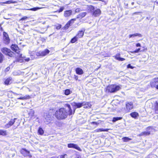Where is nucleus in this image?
I'll return each mask as SVG.
<instances>
[{
    "mask_svg": "<svg viewBox=\"0 0 158 158\" xmlns=\"http://www.w3.org/2000/svg\"><path fill=\"white\" fill-rule=\"evenodd\" d=\"M155 3H156L158 4V1H156L155 2Z\"/></svg>",
    "mask_w": 158,
    "mask_h": 158,
    "instance_id": "13d9d810",
    "label": "nucleus"
},
{
    "mask_svg": "<svg viewBox=\"0 0 158 158\" xmlns=\"http://www.w3.org/2000/svg\"><path fill=\"white\" fill-rule=\"evenodd\" d=\"M130 115L132 117L136 118L138 116V114L136 112H133L131 113Z\"/></svg>",
    "mask_w": 158,
    "mask_h": 158,
    "instance_id": "b1692460",
    "label": "nucleus"
},
{
    "mask_svg": "<svg viewBox=\"0 0 158 158\" xmlns=\"http://www.w3.org/2000/svg\"><path fill=\"white\" fill-rule=\"evenodd\" d=\"M120 57L119 56V55H116L115 56V58L117 60H119Z\"/></svg>",
    "mask_w": 158,
    "mask_h": 158,
    "instance_id": "79ce46f5",
    "label": "nucleus"
},
{
    "mask_svg": "<svg viewBox=\"0 0 158 158\" xmlns=\"http://www.w3.org/2000/svg\"><path fill=\"white\" fill-rule=\"evenodd\" d=\"M134 67L131 66V64H128L127 65V68H131V69H133Z\"/></svg>",
    "mask_w": 158,
    "mask_h": 158,
    "instance_id": "ea45409f",
    "label": "nucleus"
},
{
    "mask_svg": "<svg viewBox=\"0 0 158 158\" xmlns=\"http://www.w3.org/2000/svg\"><path fill=\"white\" fill-rule=\"evenodd\" d=\"M10 48L13 51H15L17 53H18L19 52V48L18 45L16 44H12Z\"/></svg>",
    "mask_w": 158,
    "mask_h": 158,
    "instance_id": "9d476101",
    "label": "nucleus"
},
{
    "mask_svg": "<svg viewBox=\"0 0 158 158\" xmlns=\"http://www.w3.org/2000/svg\"><path fill=\"white\" fill-rule=\"evenodd\" d=\"M6 131L2 130H0V135L3 136L6 135Z\"/></svg>",
    "mask_w": 158,
    "mask_h": 158,
    "instance_id": "2f4dec72",
    "label": "nucleus"
},
{
    "mask_svg": "<svg viewBox=\"0 0 158 158\" xmlns=\"http://www.w3.org/2000/svg\"><path fill=\"white\" fill-rule=\"evenodd\" d=\"M3 40L4 43L6 44H8L10 42V39L8 37V34L5 32H3Z\"/></svg>",
    "mask_w": 158,
    "mask_h": 158,
    "instance_id": "0eeeda50",
    "label": "nucleus"
},
{
    "mask_svg": "<svg viewBox=\"0 0 158 158\" xmlns=\"http://www.w3.org/2000/svg\"><path fill=\"white\" fill-rule=\"evenodd\" d=\"M135 36H139L140 37H142V35L139 33H135L132 34H130L129 35V38L132 37H134Z\"/></svg>",
    "mask_w": 158,
    "mask_h": 158,
    "instance_id": "dca6fc26",
    "label": "nucleus"
},
{
    "mask_svg": "<svg viewBox=\"0 0 158 158\" xmlns=\"http://www.w3.org/2000/svg\"><path fill=\"white\" fill-rule=\"evenodd\" d=\"M84 31H79L76 36L78 38L82 37L84 35Z\"/></svg>",
    "mask_w": 158,
    "mask_h": 158,
    "instance_id": "aec40b11",
    "label": "nucleus"
},
{
    "mask_svg": "<svg viewBox=\"0 0 158 158\" xmlns=\"http://www.w3.org/2000/svg\"><path fill=\"white\" fill-rule=\"evenodd\" d=\"M155 112L156 114H158V105H157L155 108Z\"/></svg>",
    "mask_w": 158,
    "mask_h": 158,
    "instance_id": "a19ab883",
    "label": "nucleus"
},
{
    "mask_svg": "<svg viewBox=\"0 0 158 158\" xmlns=\"http://www.w3.org/2000/svg\"><path fill=\"white\" fill-rule=\"evenodd\" d=\"M86 14V13L85 12H83L80 13L79 15H77V18H82L85 17Z\"/></svg>",
    "mask_w": 158,
    "mask_h": 158,
    "instance_id": "412c9836",
    "label": "nucleus"
},
{
    "mask_svg": "<svg viewBox=\"0 0 158 158\" xmlns=\"http://www.w3.org/2000/svg\"><path fill=\"white\" fill-rule=\"evenodd\" d=\"M10 69V67H7L5 70V72H7L8 71H9Z\"/></svg>",
    "mask_w": 158,
    "mask_h": 158,
    "instance_id": "a18cd8bd",
    "label": "nucleus"
},
{
    "mask_svg": "<svg viewBox=\"0 0 158 158\" xmlns=\"http://www.w3.org/2000/svg\"><path fill=\"white\" fill-rule=\"evenodd\" d=\"M146 19L149 20L150 19V18L149 17H146Z\"/></svg>",
    "mask_w": 158,
    "mask_h": 158,
    "instance_id": "4d7b16f0",
    "label": "nucleus"
},
{
    "mask_svg": "<svg viewBox=\"0 0 158 158\" xmlns=\"http://www.w3.org/2000/svg\"><path fill=\"white\" fill-rule=\"evenodd\" d=\"M26 98L25 97H21L19 98H18V99H21V100H24Z\"/></svg>",
    "mask_w": 158,
    "mask_h": 158,
    "instance_id": "de8ad7c7",
    "label": "nucleus"
},
{
    "mask_svg": "<svg viewBox=\"0 0 158 158\" xmlns=\"http://www.w3.org/2000/svg\"><path fill=\"white\" fill-rule=\"evenodd\" d=\"M140 50V48H139L138 49L135 50V51L132 52H131V53H138V52H139Z\"/></svg>",
    "mask_w": 158,
    "mask_h": 158,
    "instance_id": "e433bc0d",
    "label": "nucleus"
},
{
    "mask_svg": "<svg viewBox=\"0 0 158 158\" xmlns=\"http://www.w3.org/2000/svg\"><path fill=\"white\" fill-rule=\"evenodd\" d=\"M28 18V17H27V16H24V17H23L21 19H20V21H23V20H25L26 19H27Z\"/></svg>",
    "mask_w": 158,
    "mask_h": 158,
    "instance_id": "58836bf2",
    "label": "nucleus"
},
{
    "mask_svg": "<svg viewBox=\"0 0 158 158\" xmlns=\"http://www.w3.org/2000/svg\"><path fill=\"white\" fill-rule=\"evenodd\" d=\"M72 11L71 10H69L65 11L64 13V16L65 17L70 16L72 13Z\"/></svg>",
    "mask_w": 158,
    "mask_h": 158,
    "instance_id": "f3484780",
    "label": "nucleus"
},
{
    "mask_svg": "<svg viewBox=\"0 0 158 158\" xmlns=\"http://www.w3.org/2000/svg\"><path fill=\"white\" fill-rule=\"evenodd\" d=\"M109 130L108 129H104L103 128H99L96 129L94 130L95 132H99L100 131H107Z\"/></svg>",
    "mask_w": 158,
    "mask_h": 158,
    "instance_id": "4be33fe9",
    "label": "nucleus"
},
{
    "mask_svg": "<svg viewBox=\"0 0 158 158\" xmlns=\"http://www.w3.org/2000/svg\"><path fill=\"white\" fill-rule=\"evenodd\" d=\"M49 52V51L48 49H46L45 50L43 51L42 52H39L38 53V56H45Z\"/></svg>",
    "mask_w": 158,
    "mask_h": 158,
    "instance_id": "f8f14e48",
    "label": "nucleus"
},
{
    "mask_svg": "<svg viewBox=\"0 0 158 158\" xmlns=\"http://www.w3.org/2000/svg\"><path fill=\"white\" fill-rule=\"evenodd\" d=\"M155 88L157 89H158V85H157L156 86V87Z\"/></svg>",
    "mask_w": 158,
    "mask_h": 158,
    "instance_id": "6e6d98bb",
    "label": "nucleus"
},
{
    "mask_svg": "<svg viewBox=\"0 0 158 158\" xmlns=\"http://www.w3.org/2000/svg\"><path fill=\"white\" fill-rule=\"evenodd\" d=\"M20 152L24 156H29L30 152L25 149H22L20 151Z\"/></svg>",
    "mask_w": 158,
    "mask_h": 158,
    "instance_id": "9b49d317",
    "label": "nucleus"
},
{
    "mask_svg": "<svg viewBox=\"0 0 158 158\" xmlns=\"http://www.w3.org/2000/svg\"><path fill=\"white\" fill-rule=\"evenodd\" d=\"M74 20L75 19H72L71 20L69 21L65 25V28L66 29H68L69 27L71 25L70 24L72 23V22H73Z\"/></svg>",
    "mask_w": 158,
    "mask_h": 158,
    "instance_id": "5701e85b",
    "label": "nucleus"
},
{
    "mask_svg": "<svg viewBox=\"0 0 158 158\" xmlns=\"http://www.w3.org/2000/svg\"><path fill=\"white\" fill-rule=\"evenodd\" d=\"M134 2H132V4L133 5L134 4Z\"/></svg>",
    "mask_w": 158,
    "mask_h": 158,
    "instance_id": "052dcab7",
    "label": "nucleus"
},
{
    "mask_svg": "<svg viewBox=\"0 0 158 158\" xmlns=\"http://www.w3.org/2000/svg\"><path fill=\"white\" fill-rule=\"evenodd\" d=\"M23 60L26 61H28L30 60V59L28 58H26L25 56H23L22 54H21L19 56V58L16 60V62H23Z\"/></svg>",
    "mask_w": 158,
    "mask_h": 158,
    "instance_id": "39448f33",
    "label": "nucleus"
},
{
    "mask_svg": "<svg viewBox=\"0 0 158 158\" xmlns=\"http://www.w3.org/2000/svg\"><path fill=\"white\" fill-rule=\"evenodd\" d=\"M122 139L124 142H127L130 140H131L132 139L128 137H126L123 138Z\"/></svg>",
    "mask_w": 158,
    "mask_h": 158,
    "instance_id": "bb28decb",
    "label": "nucleus"
},
{
    "mask_svg": "<svg viewBox=\"0 0 158 158\" xmlns=\"http://www.w3.org/2000/svg\"><path fill=\"white\" fill-rule=\"evenodd\" d=\"M101 13V11L99 9H97L93 13V15L95 17H97L100 15Z\"/></svg>",
    "mask_w": 158,
    "mask_h": 158,
    "instance_id": "ddd939ff",
    "label": "nucleus"
},
{
    "mask_svg": "<svg viewBox=\"0 0 158 158\" xmlns=\"http://www.w3.org/2000/svg\"><path fill=\"white\" fill-rule=\"evenodd\" d=\"M89 9L90 12L92 13L95 10V8H94V7L92 6H90L89 7Z\"/></svg>",
    "mask_w": 158,
    "mask_h": 158,
    "instance_id": "72a5a7b5",
    "label": "nucleus"
},
{
    "mask_svg": "<svg viewBox=\"0 0 158 158\" xmlns=\"http://www.w3.org/2000/svg\"><path fill=\"white\" fill-rule=\"evenodd\" d=\"M12 80V78L11 77H10L7 78L5 81V84L6 85H9L10 83V82Z\"/></svg>",
    "mask_w": 158,
    "mask_h": 158,
    "instance_id": "393cba45",
    "label": "nucleus"
},
{
    "mask_svg": "<svg viewBox=\"0 0 158 158\" xmlns=\"http://www.w3.org/2000/svg\"><path fill=\"white\" fill-rule=\"evenodd\" d=\"M120 87L118 85H111L108 86L106 88V91L111 93L115 92L120 89Z\"/></svg>",
    "mask_w": 158,
    "mask_h": 158,
    "instance_id": "f03ea898",
    "label": "nucleus"
},
{
    "mask_svg": "<svg viewBox=\"0 0 158 158\" xmlns=\"http://www.w3.org/2000/svg\"><path fill=\"white\" fill-rule=\"evenodd\" d=\"M126 107L127 112H128L133 108V106L132 102H127L126 103Z\"/></svg>",
    "mask_w": 158,
    "mask_h": 158,
    "instance_id": "423d86ee",
    "label": "nucleus"
},
{
    "mask_svg": "<svg viewBox=\"0 0 158 158\" xmlns=\"http://www.w3.org/2000/svg\"><path fill=\"white\" fill-rule=\"evenodd\" d=\"M67 156L66 154H64V155H61L60 156V158H65V157Z\"/></svg>",
    "mask_w": 158,
    "mask_h": 158,
    "instance_id": "37998d69",
    "label": "nucleus"
},
{
    "mask_svg": "<svg viewBox=\"0 0 158 158\" xmlns=\"http://www.w3.org/2000/svg\"><path fill=\"white\" fill-rule=\"evenodd\" d=\"M152 129L151 127H148L147 128L146 130L147 131H144L142 132L140 135H149L150 134V131H148V130H150V129Z\"/></svg>",
    "mask_w": 158,
    "mask_h": 158,
    "instance_id": "2eb2a0df",
    "label": "nucleus"
},
{
    "mask_svg": "<svg viewBox=\"0 0 158 158\" xmlns=\"http://www.w3.org/2000/svg\"><path fill=\"white\" fill-rule=\"evenodd\" d=\"M16 2L15 1H8L6 2H4V3L5 4H10L11 3H16Z\"/></svg>",
    "mask_w": 158,
    "mask_h": 158,
    "instance_id": "c9c22d12",
    "label": "nucleus"
},
{
    "mask_svg": "<svg viewBox=\"0 0 158 158\" xmlns=\"http://www.w3.org/2000/svg\"><path fill=\"white\" fill-rule=\"evenodd\" d=\"M68 109L66 110L62 108L56 111L55 113V116L58 120L63 119L66 118L68 115H70L73 114V111L70 106L69 104L66 105Z\"/></svg>",
    "mask_w": 158,
    "mask_h": 158,
    "instance_id": "f257e3e1",
    "label": "nucleus"
},
{
    "mask_svg": "<svg viewBox=\"0 0 158 158\" xmlns=\"http://www.w3.org/2000/svg\"><path fill=\"white\" fill-rule=\"evenodd\" d=\"M75 79L76 80H77L78 79V77L77 76H75Z\"/></svg>",
    "mask_w": 158,
    "mask_h": 158,
    "instance_id": "5fc2aeb1",
    "label": "nucleus"
},
{
    "mask_svg": "<svg viewBox=\"0 0 158 158\" xmlns=\"http://www.w3.org/2000/svg\"><path fill=\"white\" fill-rule=\"evenodd\" d=\"M1 51L5 55L11 57H13L14 53L9 49L6 48H3L1 49Z\"/></svg>",
    "mask_w": 158,
    "mask_h": 158,
    "instance_id": "7ed1b4c3",
    "label": "nucleus"
},
{
    "mask_svg": "<svg viewBox=\"0 0 158 158\" xmlns=\"http://www.w3.org/2000/svg\"><path fill=\"white\" fill-rule=\"evenodd\" d=\"M75 110H74L73 114H74V113L75 112Z\"/></svg>",
    "mask_w": 158,
    "mask_h": 158,
    "instance_id": "bf43d9fd",
    "label": "nucleus"
},
{
    "mask_svg": "<svg viewBox=\"0 0 158 158\" xmlns=\"http://www.w3.org/2000/svg\"><path fill=\"white\" fill-rule=\"evenodd\" d=\"M68 147L69 148H74L79 151H81V148L76 144L70 143L68 144Z\"/></svg>",
    "mask_w": 158,
    "mask_h": 158,
    "instance_id": "1a4fd4ad",
    "label": "nucleus"
},
{
    "mask_svg": "<svg viewBox=\"0 0 158 158\" xmlns=\"http://www.w3.org/2000/svg\"><path fill=\"white\" fill-rule=\"evenodd\" d=\"M38 133L40 135H43L44 133V131L42 128L40 127L38 130Z\"/></svg>",
    "mask_w": 158,
    "mask_h": 158,
    "instance_id": "7c9ffc66",
    "label": "nucleus"
},
{
    "mask_svg": "<svg viewBox=\"0 0 158 158\" xmlns=\"http://www.w3.org/2000/svg\"><path fill=\"white\" fill-rule=\"evenodd\" d=\"M77 37V36H76L73 38H72L71 41V42L72 43H75L76 41L78 39Z\"/></svg>",
    "mask_w": 158,
    "mask_h": 158,
    "instance_id": "c85d7f7f",
    "label": "nucleus"
},
{
    "mask_svg": "<svg viewBox=\"0 0 158 158\" xmlns=\"http://www.w3.org/2000/svg\"><path fill=\"white\" fill-rule=\"evenodd\" d=\"M0 30L1 31H2L3 30L2 27H1V26H0Z\"/></svg>",
    "mask_w": 158,
    "mask_h": 158,
    "instance_id": "864d4df0",
    "label": "nucleus"
},
{
    "mask_svg": "<svg viewBox=\"0 0 158 158\" xmlns=\"http://www.w3.org/2000/svg\"><path fill=\"white\" fill-rule=\"evenodd\" d=\"M84 104L83 103V102L82 103H76L74 102V103L73 106L76 107L77 108H79L81 107L82 106H84Z\"/></svg>",
    "mask_w": 158,
    "mask_h": 158,
    "instance_id": "a211bd4d",
    "label": "nucleus"
},
{
    "mask_svg": "<svg viewBox=\"0 0 158 158\" xmlns=\"http://www.w3.org/2000/svg\"><path fill=\"white\" fill-rule=\"evenodd\" d=\"M141 46L140 44L139 43H137L136 44V46L137 47H140Z\"/></svg>",
    "mask_w": 158,
    "mask_h": 158,
    "instance_id": "3c124183",
    "label": "nucleus"
},
{
    "mask_svg": "<svg viewBox=\"0 0 158 158\" xmlns=\"http://www.w3.org/2000/svg\"><path fill=\"white\" fill-rule=\"evenodd\" d=\"M17 119L16 118H14V119H11L8 124H6L5 125V127L6 128H9L10 127L12 126L15 123V120Z\"/></svg>",
    "mask_w": 158,
    "mask_h": 158,
    "instance_id": "4468645a",
    "label": "nucleus"
},
{
    "mask_svg": "<svg viewBox=\"0 0 158 158\" xmlns=\"http://www.w3.org/2000/svg\"><path fill=\"white\" fill-rule=\"evenodd\" d=\"M76 73L79 75H81L83 73V72L82 69L79 68H77L76 69Z\"/></svg>",
    "mask_w": 158,
    "mask_h": 158,
    "instance_id": "6ab92c4d",
    "label": "nucleus"
},
{
    "mask_svg": "<svg viewBox=\"0 0 158 158\" xmlns=\"http://www.w3.org/2000/svg\"><path fill=\"white\" fill-rule=\"evenodd\" d=\"M91 123L93 124H95L96 125H98L99 124L98 123L96 122H93Z\"/></svg>",
    "mask_w": 158,
    "mask_h": 158,
    "instance_id": "09e8293b",
    "label": "nucleus"
},
{
    "mask_svg": "<svg viewBox=\"0 0 158 158\" xmlns=\"http://www.w3.org/2000/svg\"><path fill=\"white\" fill-rule=\"evenodd\" d=\"M122 118L121 117H114L112 121L113 122H115L118 120H120L122 119Z\"/></svg>",
    "mask_w": 158,
    "mask_h": 158,
    "instance_id": "c756f323",
    "label": "nucleus"
},
{
    "mask_svg": "<svg viewBox=\"0 0 158 158\" xmlns=\"http://www.w3.org/2000/svg\"><path fill=\"white\" fill-rule=\"evenodd\" d=\"M44 122L47 124L50 122L52 117L49 113H46L44 115Z\"/></svg>",
    "mask_w": 158,
    "mask_h": 158,
    "instance_id": "20e7f679",
    "label": "nucleus"
},
{
    "mask_svg": "<svg viewBox=\"0 0 158 158\" xmlns=\"http://www.w3.org/2000/svg\"><path fill=\"white\" fill-rule=\"evenodd\" d=\"M125 60V59L123 58H121L120 57V59L119 60V61H123L124 60Z\"/></svg>",
    "mask_w": 158,
    "mask_h": 158,
    "instance_id": "8fccbe9b",
    "label": "nucleus"
},
{
    "mask_svg": "<svg viewBox=\"0 0 158 158\" xmlns=\"http://www.w3.org/2000/svg\"><path fill=\"white\" fill-rule=\"evenodd\" d=\"M40 8L39 7H35V8H33L31 9L30 10H32L33 11H36L39 9H40Z\"/></svg>",
    "mask_w": 158,
    "mask_h": 158,
    "instance_id": "4c0bfd02",
    "label": "nucleus"
},
{
    "mask_svg": "<svg viewBox=\"0 0 158 158\" xmlns=\"http://www.w3.org/2000/svg\"><path fill=\"white\" fill-rule=\"evenodd\" d=\"M83 103H84V106H85V108H87L88 107H90L91 106V105L88 102H83Z\"/></svg>",
    "mask_w": 158,
    "mask_h": 158,
    "instance_id": "a878e982",
    "label": "nucleus"
},
{
    "mask_svg": "<svg viewBox=\"0 0 158 158\" xmlns=\"http://www.w3.org/2000/svg\"><path fill=\"white\" fill-rule=\"evenodd\" d=\"M61 26L60 25H59L58 26L56 27V29H59L61 28Z\"/></svg>",
    "mask_w": 158,
    "mask_h": 158,
    "instance_id": "49530a36",
    "label": "nucleus"
},
{
    "mask_svg": "<svg viewBox=\"0 0 158 158\" xmlns=\"http://www.w3.org/2000/svg\"><path fill=\"white\" fill-rule=\"evenodd\" d=\"M72 92L69 89H66L65 90L64 94L66 95H68Z\"/></svg>",
    "mask_w": 158,
    "mask_h": 158,
    "instance_id": "cd10ccee",
    "label": "nucleus"
},
{
    "mask_svg": "<svg viewBox=\"0 0 158 158\" xmlns=\"http://www.w3.org/2000/svg\"><path fill=\"white\" fill-rule=\"evenodd\" d=\"M75 12H79V8H77L76 9Z\"/></svg>",
    "mask_w": 158,
    "mask_h": 158,
    "instance_id": "603ef678",
    "label": "nucleus"
},
{
    "mask_svg": "<svg viewBox=\"0 0 158 158\" xmlns=\"http://www.w3.org/2000/svg\"><path fill=\"white\" fill-rule=\"evenodd\" d=\"M4 56L3 54L0 52V63H1L2 62L4 59Z\"/></svg>",
    "mask_w": 158,
    "mask_h": 158,
    "instance_id": "473e14b6",
    "label": "nucleus"
},
{
    "mask_svg": "<svg viewBox=\"0 0 158 158\" xmlns=\"http://www.w3.org/2000/svg\"><path fill=\"white\" fill-rule=\"evenodd\" d=\"M64 9V7H61L59 9V12H60L62 11Z\"/></svg>",
    "mask_w": 158,
    "mask_h": 158,
    "instance_id": "c03bdc74",
    "label": "nucleus"
},
{
    "mask_svg": "<svg viewBox=\"0 0 158 158\" xmlns=\"http://www.w3.org/2000/svg\"><path fill=\"white\" fill-rule=\"evenodd\" d=\"M158 83V78L153 79L150 82V85L152 87H156Z\"/></svg>",
    "mask_w": 158,
    "mask_h": 158,
    "instance_id": "6e6552de",
    "label": "nucleus"
},
{
    "mask_svg": "<svg viewBox=\"0 0 158 158\" xmlns=\"http://www.w3.org/2000/svg\"><path fill=\"white\" fill-rule=\"evenodd\" d=\"M34 111L32 110H31L29 113V116H30L31 117H32L34 116Z\"/></svg>",
    "mask_w": 158,
    "mask_h": 158,
    "instance_id": "f704fd0d",
    "label": "nucleus"
}]
</instances>
